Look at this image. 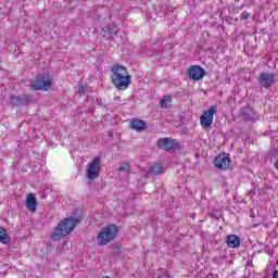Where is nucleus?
I'll return each instance as SVG.
<instances>
[{"label":"nucleus","instance_id":"f257e3e1","mask_svg":"<svg viewBox=\"0 0 278 278\" xmlns=\"http://www.w3.org/2000/svg\"><path fill=\"white\" fill-rule=\"evenodd\" d=\"M111 81L117 90H127L131 84V76L125 65L114 64L111 68Z\"/></svg>","mask_w":278,"mask_h":278},{"label":"nucleus","instance_id":"f03ea898","mask_svg":"<svg viewBox=\"0 0 278 278\" xmlns=\"http://www.w3.org/2000/svg\"><path fill=\"white\" fill-rule=\"evenodd\" d=\"M79 223H81V217L70 216L63 219L61 223L58 224L56 228L52 232V240H54V242H58L59 240H62V238H66V236H68L73 231V229H75V227L79 225Z\"/></svg>","mask_w":278,"mask_h":278},{"label":"nucleus","instance_id":"7ed1b4c3","mask_svg":"<svg viewBox=\"0 0 278 278\" xmlns=\"http://www.w3.org/2000/svg\"><path fill=\"white\" fill-rule=\"evenodd\" d=\"M116 236H118V227L116 225L106 226L100 230L98 242L101 247H104V244H110Z\"/></svg>","mask_w":278,"mask_h":278},{"label":"nucleus","instance_id":"20e7f679","mask_svg":"<svg viewBox=\"0 0 278 278\" xmlns=\"http://www.w3.org/2000/svg\"><path fill=\"white\" fill-rule=\"evenodd\" d=\"M218 112L216 105H212L207 111H204L200 116V125L202 129H212V123H214V114Z\"/></svg>","mask_w":278,"mask_h":278},{"label":"nucleus","instance_id":"39448f33","mask_svg":"<svg viewBox=\"0 0 278 278\" xmlns=\"http://www.w3.org/2000/svg\"><path fill=\"white\" fill-rule=\"evenodd\" d=\"M51 88V78L45 74L39 79L30 81V90H49Z\"/></svg>","mask_w":278,"mask_h":278},{"label":"nucleus","instance_id":"423d86ee","mask_svg":"<svg viewBox=\"0 0 278 278\" xmlns=\"http://www.w3.org/2000/svg\"><path fill=\"white\" fill-rule=\"evenodd\" d=\"M100 172H101V160L99 157H96L88 164V168H87L88 179L92 180V179L99 178Z\"/></svg>","mask_w":278,"mask_h":278},{"label":"nucleus","instance_id":"0eeeda50","mask_svg":"<svg viewBox=\"0 0 278 278\" xmlns=\"http://www.w3.org/2000/svg\"><path fill=\"white\" fill-rule=\"evenodd\" d=\"M33 101L31 96L24 93L21 96H11L10 104L12 108H23V105H29Z\"/></svg>","mask_w":278,"mask_h":278},{"label":"nucleus","instance_id":"6e6552de","mask_svg":"<svg viewBox=\"0 0 278 278\" xmlns=\"http://www.w3.org/2000/svg\"><path fill=\"white\" fill-rule=\"evenodd\" d=\"M205 75V70L199 65H192L187 70V76L189 77V79H192L193 81H199L203 79Z\"/></svg>","mask_w":278,"mask_h":278},{"label":"nucleus","instance_id":"1a4fd4ad","mask_svg":"<svg viewBox=\"0 0 278 278\" xmlns=\"http://www.w3.org/2000/svg\"><path fill=\"white\" fill-rule=\"evenodd\" d=\"M257 80L262 88H266V90H268V88H271L275 84V74L262 72Z\"/></svg>","mask_w":278,"mask_h":278},{"label":"nucleus","instance_id":"9d476101","mask_svg":"<svg viewBox=\"0 0 278 278\" xmlns=\"http://www.w3.org/2000/svg\"><path fill=\"white\" fill-rule=\"evenodd\" d=\"M230 164L231 159H229V156L226 153L217 155L214 160V166L215 168H218V170H227Z\"/></svg>","mask_w":278,"mask_h":278},{"label":"nucleus","instance_id":"9b49d317","mask_svg":"<svg viewBox=\"0 0 278 278\" xmlns=\"http://www.w3.org/2000/svg\"><path fill=\"white\" fill-rule=\"evenodd\" d=\"M159 149H163L164 151H175V142L169 138H161L157 140Z\"/></svg>","mask_w":278,"mask_h":278},{"label":"nucleus","instance_id":"f8f14e48","mask_svg":"<svg viewBox=\"0 0 278 278\" xmlns=\"http://www.w3.org/2000/svg\"><path fill=\"white\" fill-rule=\"evenodd\" d=\"M26 207L28 212H36V207H38V201H36V195L34 193H28L26 198Z\"/></svg>","mask_w":278,"mask_h":278},{"label":"nucleus","instance_id":"ddd939ff","mask_svg":"<svg viewBox=\"0 0 278 278\" xmlns=\"http://www.w3.org/2000/svg\"><path fill=\"white\" fill-rule=\"evenodd\" d=\"M241 117L243 121H253L255 118V111L251 106L241 109Z\"/></svg>","mask_w":278,"mask_h":278},{"label":"nucleus","instance_id":"4468645a","mask_svg":"<svg viewBox=\"0 0 278 278\" xmlns=\"http://www.w3.org/2000/svg\"><path fill=\"white\" fill-rule=\"evenodd\" d=\"M226 244L230 249H238L240 247V237L236 235H230L226 238Z\"/></svg>","mask_w":278,"mask_h":278},{"label":"nucleus","instance_id":"2eb2a0df","mask_svg":"<svg viewBox=\"0 0 278 278\" xmlns=\"http://www.w3.org/2000/svg\"><path fill=\"white\" fill-rule=\"evenodd\" d=\"M131 129H136V131L144 130L147 129V123L142 119H132L130 122Z\"/></svg>","mask_w":278,"mask_h":278},{"label":"nucleus","instance_id":"dca6fc26","mask_svg":"<svg viewBox=\"0 0 278 278\" xmlns=\"http://www.w3.org/2000/svg\"><path fill=\"white\" fill-rule=\"evenodd\" d=\"M0 242L2 244H10V237L8 236V230L3 227H0Z\"/></svg>","mask_w":278,"mask_h":278},{"label":"nucleus","instance_id":"f3484780","mask_svg":"<svg viewBox=\"0 0 278 278\" xmlns=\"http://www.w3.org/2000/svg\"><path fill=\"white\" fill-rule=\"evenodd\" d=\"M162 174V164L155 163L152 167L148 170V175H160Z\"/></svg>","mask_w":278,"mask_h":278},{"label":"nucleus","instance_id":"a211bd4d","mask_svg":"<svg viewBox=\"0 0 278 278\" xmlns=\"http://www.w3.org/2000/svg\"><path fill=\"white\" fill-rule=\"evenodd\" d=\"M103 31L109 33L110 36H116L118 34V27L111 25L109 27H104Z\"/></svg>","mask_w":278,"mask_h":278},{"label":"nucleus","instance_id":"6ab92c4d","mask_svg":"<svg viewBox=\"0 0 278 278\" xmlns=\"http://www.w3.org/2000/svg\"><path fill=\"white\" fill-rule=\"evenodd\" d=\"M168 103H173V98L170 96H164L161 100V108H168Z\"/></svg>","mask_w":278,"mask_h":278},{"label":"nucleus","instance_id":"aec40b11","mask_svg":"<svg viewBox=\"0 0 278 278\" xmlns=\"http://www.w3.org/2000/svg\"><path fill=\"white\" fill-rule=\"evenodd\" d=\"M112 255L113 257H116V255H121V243H115Z\"/></svg>","mask_w":278,"mask_h":278},{"label":"nucleus","instance_id":"412c9836","mask_svg":"<svg viewBox=\"0 0 278 278\" xmlns=\"http://www.w3.org/2000/svg\"><path fill=\"white\" fill-rule=\"evenodd\" d=\"M86 90H87L86 85L80 84L78 86V94H81V96L86 94Z\"/></svg>","mask_w":278,"mask_h":278},{"label":"nucleus","instance_id":"4be33fe9","mask_svg":"<svg viewBox=\"0 0 278 278\" xmlns=\"http://www.w3.org/2000/svg\"><path fill=\"white\" fill-rule=\"evenodd\" d=\"M250 17H251V13H249V12H247V11H244V12L241 14V16H240L241 21H247V20H249Z\"/></svg>","mask_w":278,"mask_h":278},{"label":"nucleus","instance_id":"5701e85b","mask_svg":"<svg viewBox=\"0 0 278 278\" xmlns=\"http://www.w3.org/2000/svg\"><path fill=\"white\" fill-rule=\"evenodd\" d=\"M119 173H129V165H122L118 168Z\"/></svg>","mask_w":278,"mask_h":278},{"label":"nucleus","instance_id":"b1692460","mask_svg":"<svg viewBox=\"0 0 278 278\" xmlns=\"http://www.w3.org/2000/svg\"><path fill=\"white\" fill-rule=\"evenodd\" d=\"M252 186H253V189H251V190L248 192V195L251 197V198L255 197V184L252 182Z\"/></svg>","mask_w":278,"mask_h":278},{"label":"nucleus","instance_id":"393cba45","mask_svg":"<svg viewBox=\"0 0 278 278\" xmlns=\"http://www.w3.org/2000/svg\"><path fill=\"white\" fill-rule=\"evenodd\" d=\"M157 278H168V273L164 271L163 274H161Z\"/></svg>","mask_w":278,"mask_h":278},{"label":"nucleus","instance_id":"a878e982","mask_svg":"<svg viewBox=\"0 0 278 278\" xmlns=\"http://www.w3.org/2000/svg\"><path fill=\"white\" fill-rule=\"evenodd\" d=\"M108 136H109V138H114V134L113 132H109Z\"/></svg>","mask_w":278,"mask_h":278},{"label":"nucleus","instance_id":"bb28decb","mask_svg":"<svg viewBox=\"0 0 278 278\" xmlns=\"http://www.w3.org/2000/svg\"><path fill=\"white\" fill-rule=\"evenodd\" d=\"M275 168L278 170V161L275 163Z\"/></svg>","mask_w":278,"mask_h":278}]
</instances>
